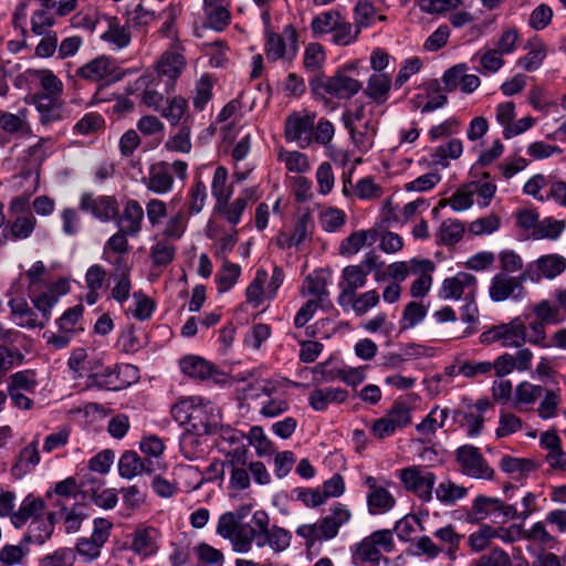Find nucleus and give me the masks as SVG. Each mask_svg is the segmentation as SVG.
Returning <instances> with one entry per match:
<instances>
[{"label": "nucleus", "instance_id": "bf43d9fd", "mask_svg": "<svg viewBox=\"0 0 566 566\" xmlns=\"http://www.w3.org/2000/svg\"><path fill=\"white\" fill-rule=\"evenodd\" d=\"M359 32V28L353 31V25L340 19L332 30V42L336 45H348L357 39Z\"/></svg>", "mask_w": 566, "mask_h": 566}, {"label": "nucleus", "instance_id": "4d7b16f0", "mask_svg": "<svg viewBox=\"0 0 566 566\" xmlns=\"http://www.w3.org/2000/svg\"><path fill=\"white\" fill-rule=\"evenodd\" d=\"M427 315V307L418 302H409L402 312V317L400 321L401 331H406L408 328L415 327L418 325Z\"/></svg>", "mask_w": 566, "mask_h": 566}, {"label": "nucleus", "instance_id": "e2e57ef3", "mask_svg": "<svg viewBox=\"0 0 566 566\" xmlns=\"http://www.w3.org/2000/svg\"><path fill=\"white\" fill-rule=\"evenodd\" d=\"M386 417L397 429L411 423L410 408L402 400H395Z\"/></svg>", "mask_w": 566, "mask_h": 566}, {"label": "nucleus", "instance_id": "0eeeda50", "mask_svg": "<svg viewBox=\"0 0 566 566\" xmlns=\"http://www.w3.org/2000/svg\"><path fill=\"white\" fill-rule=\"evenodd\" d=\"M266 59L271 62L277 60L293 61L298 52V35L292 24L283 28L282 33L266 32L264 45Z\"/></svg>", "mask_w": 566, "mask_h": 566}, {"label": "nucleus", "instance_id": "864d4df0", "mask_svg": "<svg viewBox=\"0 0 566 566\" xmlns=\"http://www.w3.org/2000/svg\"><path fill=\"white\" fill-rule=\"evenodd\" d=\"M189 122V117H186L178 132L166 142L165 147L168 150L186 154L191 150Z\"/></svg>", "mask_w": 566, "mask_h": 566}, {"label": "nucleus", "instance_id": "c9c22d12", "mask_svg": "<svg viewBox=\"0 0 566 566\" xmlns=\"http://www.w3.org/2000/svg\"><path fill=\"white\" fill-rule=\"evenodd\" d=\"M150 464L149 462V464L146 465L135 451H126L118 461V472L124 479H133L143 472L151 473L153 469L149 467Z\"/></svg>", "mask_w": 566, "mask_h": 566}, {"label": "nucleus", "instance_id": "aec40b11", "mask_svg": "<svg viewBox=\"0 0 566 566\" xmlns=\"http://www.w3.org/2000/svg\"><path fill=\"white\" fill-rule=\"evenodd\" d=\"M365 485L368 488L366 500L370 514L387 513L396 505V499L392 494L386 488L378 485L374 476H366Z\"/></svg>", "mask_w": 566, "mask_h": 566}, {"label": "nucleus", "instance_id": "7c9ffc66", "mask_svg": "<svg viewBox=\"0 0 566 566\" xmlns=\"http://www.w3.org/2000/svg\"><path fill=\"white\" fill-rule=\"evenodd\" d=\"M452 420L461 428H467L469 437L480 436L484 427V417L481 413H475L471 403L467 408L455 409L452 413Z\"/></svg>", "mask_w": 566, "mask_h": 566}, {"label": "nucleus", "instance_id": "dca6fc26", "mask_svg": "<svg viewBox=\"0 0 566 566\" xmlns=\"http://www.w3.org/2000/svg\"><path fill=\"white\" fill-rule=\"evenodd\" d=\"M510 358L505 356H497L494 361H478V360H467L459 366V374L465 378H480L486 377L490 378L495 376L497 378H503L507 376V370Z\"/></svg>", "mask_w": 566, "mask_h": 566}, {"label": "nucleus", "instance_id": "4c0bfd02", "mask_svg": "<svg viewBox=\"0 0 566 566\" xmlns=\"http://www.w3.org/2000/svg\"><path fill=\"white\" fill-rule=\"evenodd\" d=\"M36 226V219L32 214V212H28L27 214L17 216L7 226V229L10 232L11 240H24L32 235Z\"/></svg>", "mask_w": 566, "mask_h": 566}, {"label": "nucleus", "instance_id": "2f4dec72", "mask_svg": "<svg viewBox=\"0 0 566 566\" xmlns=\"http://www.w3.org/2000/svg\"><path fill=\"white\" fill-rule=\"evenodd\" d=\"M391 87V77L387 73H375L368 78L364 94L377 105L386 103Z\"/></svg>", "mask_w": 566, "mask_h": 566}, {"label": "nucleus", "instance_id": "f257e3e1", "mask_svg": "<svg viewBox=\"0 0 566 566\" xmlns=\"http://www.w3.org/2000/svg\"><path fill=\"white\" fill-rule=\"evenodd\" d=\"M352 518L349 509L343 503H334L329 513L313 524H303L296 528V535L306 541L307 546L316 542H326L338 535L339 528Z\"/></svg>", "mask_w": 566, "mask_h": 566}, {"label": "nucleus", "instance_id": "4468645a", "mask_svg": "<svg viewBox=\"0 0 566 566\" xmlns=\"http://www.w3.org/2000/svg\"><path fill=\"white\" fill-rule=\"evenodd\" d=\"M315 114L292 113L285 120L284 135L287 142H297L302 148L313 142Z\"/></svg>", "mask_w": 566, "mask_h": 566}, {"label": "nucleus", "instance_id": "412c9836", "mask_svg": "<svg viewBox=\"0 0 566 566\" xmlns=\"http://www.w3.org/2000/svg\"><path fill=\"white\" fill-rule=\"evenodd\" d=\"M146 188L157 195H165L172 189L174 177L170 164L158 161L149 167L148 176L142 178Z\"/></svg>", "mask_w": 566, "mask_h": 566}, {"label": "nucleus", "instance_id": "6ab92c4d", "mask_svg": "<svg viewBox=\"0 0 566 566\" xmlns=\"http://www.w3.org/2000/svg\"><path fill=\"white\" fill-rule=\"evenodd\" d=\"M566 269V259L559 254H546L528 263L524 270L528 281H539L542 276L555 279Z\"/></svg>", "mask_w": 566, "mask_h": 566}, {"label": "nucleus", "instance_id": "a211bd4d", "mask_svg": "<svg viewBox=\"0 0 566 566\" xmlns=\"http://www.w3.org/2000/svg\"><path fill=\"white\" fill-rule=\"evenodd\" d=\"M367 276L368 274L358 264L347 265L342 270L340 280L338 282L340 292L337 296V303L344 311L348 310L350 296H353L358 289L366 285Z\"/></svg>", "mask_w": 566, "mask_h": 566}, {"label": "nucleus", "instance_id": "9b49d317", "mask_svg": "<svg viewBox=\"0 0 566 566\" xmlns=\"http://www.w3.org/2000/svg\"><path fill=\"white\" fill-rule=\"evenodd\" d=\"M455 459L463 474L473 479L492 480L494 470L488 464L480 449L464 444L455 451Z\"/></svg>", "mask_w": 566, "mask_h": 566}, {"label": "nucleus", "instance_id": "79ce46f5", "mask_svg": "<svg viewBox=\"0 0 566 566\" xmlns=\"http://www.w3.org/2000/svg\"><path fill=\"white\" fill-rule=\"evenodd\" d=\"M29 296L33 306L41 313L42 319L48 324L51 319V311L59 301V295L50 289L45 292L33 290L32 293L29 292Z\"/></svg>", "mask_w": 566, "mask_h": 566}, {"label": "nucleus", "instance_id": "052dcab7", "mask_svg": "<svg viewBox=\"0 0 566 566\" xmlns=\"http://www.w3.org/2000/svg\"><path fill=\"white\" fill-rule=\"evenodd\" d=\"M248 447L251 444L255 448L258 455L262 457L265 454H270L273 449V443L265 436L263 429L259 426H254L250 429L249 434L247 436Z\"/></svg>", "mask_w": 566, "mask_h": 566}, {"label": "nucleus", "instance_id": "b1692460", "mask_svg": "<svg viewBox=\"0 0 566 566\" xmlns=\"http://www.w3.org/2000/svg\"><path fill=\"white\" fill-rule=\"evenodd\" d=\"M314 231V220L310 211L302 213L294 226L293 233L286 237V242H282V237L285 232H281L277 237L276 243L281 249H289L291 247L300 248L306 239H311Z\"/></svg>", "mask_w": 566, "mask_h": 566}, {"label": "nucleus", "instance_id": "72a5a7b5", "mask_svg": "<svg viewBox=\"0 0 566 566\" xmlns=\"http://www.w3.org/2000/svg\"><path fill=\"white\" fill-rule=\"evenodd\" d=\"M158 531L155 527L137 528L133 533L132 549L143 556H150L157 551Z\"/></svg>", "mask_w": 566, "mask_h": 566}, {"label": "nucleus", "instance_id": "680f3d73", "mask_svg": "<svg viewBox=\"0 0 566 566\" xmlns=\"http://www.w3.org/2000/svg\"><path fill=\"white\" fill-rule=\"evenodd\" d=\"M470 566H512V560L504 549L495 547L482 554Z\"/></svg>", "mask_w": 566, "mask_h": 566}, {"label": "nucleus", "instance_id": "1a4fd4ad", "mask_svg": "<svg viewBox=\"0 0 566 566\" xmlns=\"http://www.w3.org/2000/svg\"><path fill=\"white\" fill-rule=\"evenodd\" d=\"M399 478L403 488L417 495L422 502L432 500V491L437 476L427 467L412 465L399 471Z\"/></svg>", "mask_w": 566, "mask_h": 566}, {"label": "nucleus", "instance_id": "39448f33", "mask_svg": "<svg viewBox=\"0 0 566 566\" xmlns=\"http://www.w3.org/2000/svg\"><path fill=\"white\" fill-rule=\"evenodd\" d=\"M488 517L493 523L503 524L517 517V509L513 504H505L499 497L478 495L467 513V522L481 523Z\"/></svg>", "mask_w": 566, "mask_h": 566}, {"label": "nucleus", "instance_id": "6e6d98bb", "mask_svg": "<svg viewBox=\"0 0 566 566\" xmlns=\"http://www.w3.org/2000/svg\"><path fill=\"white\" fill-rule=\"evenodd\" d=\"M543 399L537 408L538 417L547 420L557 416V408L560 402L559 389H546L543 392Z\"/></svg>", "mask_w": 566, "mask_h": 566}, {"label": "nucleus", "instance_id": "4be33fe9", "mask_svg": "<svg viewBox=\"0 0 566 566\" xmlns=\"http://www.w3.org/2000/svg\"><path fill=\"white\" fill-rule=\"evenodd\" d=\"M128 382L119 378V368L101 366L99 368H91V373L87 376V387H96L105 390H120L125 388Z\"/></svg>", "mask_w": 566, "mask_h": 566}, {"label": "nucleus", "instance_id": "20e7f679", "mask_svg": "<svg viewBox=\"0 0 566 566\" xmlns=\"http://www.w3.org/2000/svg\"><path fill=\"white\" fill-rule=\"evenodd\" d=\"M394 548L390 530H379L356 543L352 549V563L355 566H379L381 549L389 553Z\"/></svg>", "mask_w": 566, "mask_h": 566}, {"label": "nucleus", "instance_id": "cd10ccee", "mask_svg": "<svg viewBox=\"0 0 566 566\" xmlns=\"http://www.w3.org/2000/svg\"><path fill=\"white\" fill-rule=\"evenodd\" d=\"M411 271L413 273L421 272L422 274L411 284L410 294L412 297H423L430 290L432 277L427 274L428 272H432L434 270V264L430 260H417L412 259Z\"/></svg>", "mask_w": 566, "mask_h": 566}, {"label": "nucleus", "instance_id": "2eb2a0df", "mask_svg": "<svg viewBox=\"0 0 566 566\" xmlns=\"http://www.w3.org/2000/svg\"><path fill=\"white\" fill-rule=\"evenodd\" d=\"M523 271L517 276H509L504 273H497L492 277L489 294L492 301L502 302L512 297L518 300L524 293L523 283L528 281Z\"/></svg>", "mask_w": 566, "mask_h": 566}, {"label": "nucleus", "instance_id": "5701e85b", "mask_svg": "<svg viewBox=\"0 0 566 566\" xmlns=\"http://www.w3.org/2000/svg\"><path fill=\"white\" fill-rule=\"evenodd\" d=\"M144 209L137 200L129 199L120 216L115 219L118 229L129 237H136L142 230Z\"/></svg>", "mask_w": 566, "mask_h": 566}, {"label": "nucleus", "instance_id": "a19ab883", "mask_svg": "<svg viewBox=\"0 0 566 566\" xmlns=\"http://www.w3.org/2000/svg\"><path fill=\"white\" fill-rule=\"evenodd\" d=\"M526 343V326L517 317L507 324H504L503 347L520 348Z\"/></svg>", "mask_w": 566, "mask_h": 566}, {"label": "nucleus", "instance_id": "a18cd8bd", "mask_svg": "<svg viewBox=\"0 0 566 566\" xmlns=\"http://www.w3.org/2000/svg\"><path fill=\"white\" fill-rule=\"evenodd\" d=\"M102 39L116 45L117 49L126 48L130 43L129 23L127 25L119 24L116 18L109 21L108 30L102 35Z\"/></svg>", "mask_w": 566, "mask_h": 566}, {"label": "nucleus", "instance_id": "c85d7f7f", "mask_svg": "<svg viewBox=\"0 0 566 566\" xmlns=\"http://www.w3.org/2000/svg\"><path fill=\"white\" fill-rule=\"evenodd\" d=\"M544 391L545 388L539 385L526 380L522 381L514 389L512 406L517 411L526 410L528 406L534 405L542 398Z\"/></svg>", "mask_w": 566, "mask_h": 566}, {"label": "nucleus", "instance_id": "49530a36", "mask_svg": "<svg viewBox=\"0 0 566 566\" xmlns=\"http://www.w3.org/2000/svg\"><path fill=\"white\" fill-rule=\"evenodd\" d=\"M468 489L447 480L436 488V497L444 505H453L458 500L463 499Z\"/></svg>", "mask_w": 566, "mask_h": 566}, {"label": "nucleus", "instance_id": "423d86ee", "mask_svg": "<svg viewBox=\"0 0 566 566\" xmlns=\"http://www.w3.org/2000/svg\"><path fill=\"white\" fill-rule=\"evenodd\" d=\"M253 542L258 547L270 546L274 553H281L289 548L292 541L290 531L273 525L270 527V517L265 511H255L252 515Z\"/></svg>", "mask_w": 566, "mask_h": 566}, {"label": "nucleus", "instance_id": "58836bf2", "mask_svg": "<svg viewBox=\"0 0 566 566\" xmlns=\"http://www.w3.org/2000/svg\"><path fill=\"white\" fill-rule=\"evenodd\" d=\"M53 533V522L44 521L43 516L35 517L31 521L28 534L22 538V543L44 544Z\"/></svg>", "mask_w": 566, "mask_h": 566}, {"label": "nucleus", "instance_id": "ea45409f", "mask_svg": "<svg viewBox=\"0 0 566 566\" xmlns=\"http://www.w3.org/2000/svg\"><path fill=\"white\" fill-rule=\"evenodd\" d=\"M433 536L438 538L440 542L447 544V548L443 549V552H446L450 560H455L458 557L460 543L464 535L457 533L454 527L451 524H449L447 526L436 530Z\"/></svg>", "mask_w": 566, "mask_h": 566}, {"label": "nucleus", "instance_id": "9d476101", "mask_svg": "<svg viewBox=\"0 0 566 566\" xmlns=\"http://www.w3.org/2000/svg\"><path fill=\"white\" fill-rule=\"evenodd\" d=\"M76 74L90 82H103L109 85L120 81L125 72L116 65L115 60L102 55L81 66Z\"/></svg>", "mask_w": 566, "mask_h": 566}, {"label": "nucleus", "instance_id": "e433bc0d", "mask_svg": "<svg viewBox=\"0 0 566 566\" xmlns=\"http://www.w3.org/2000/svg\"><path fill=\"white\" fill-rule=\"evenodd\" d=\"M25 109L19 114L0 112V128L9 134L31 135L32 130L25 119Z\"/></svg>", "mask_w": 566, "mask_h": 566}, {"label": "nucleus", "instance_id": "0e129e2a", "mask_svg": "<svg viewBox=\"0 0 566 566\" xmlns=\"http://www.w3.org/2000/svg\"><path fill=\"white\" fill-rule=\"evenodd\" d=\"M76 560L75 551L62 547L41 559V566H73Z\"/></svg>", "mask_w": 566, "mask_h": 566}, {"label": "nucleus", "instance_id": "f03ea898", "mask_svg": "<svg viewBox=\"0 0 566 566\" xmlns=\"http://www.w3.org/2000/svg\"><path fill=\"white\" fill-rule=\"evenodd\" d=\"M308 84L312 94L317 98H325L328 95L338 99H349L363 88L359 81L348 76L342 70L333 76L318 73L310 78Z\"/></svg>", "mask_w": 566, "mask_h": 566}, {"label": "nucleus", "instance_id": "f3484780", "mask_svg": "<svg viewBox=\"0 0 566 566\" xmlns=\"http://www.w3.org/2000/svg\"><path fill=\"white\" fill-rule=\"evenodd\" d=\"M80 209L103 222L115 220L118 216V202L113 196L95 197L91 192H84L80 199Z\"/></svg>", "mask_w": 566, "mask_h": 566}, {"label": "nucleus", "instance_id": "69168bd1", "mask_svg": "<svg viewBox=\"0 0 566 566\" xmlns=\"http://www.w3.org/2000/svg\"><path fill=\"white\" fill-rule=\"evenodd\" d=\"M205 12L210 28L214 31H223L230 23V11L223 4L210 7Z\"/></svg>", "mask_w": 566, "mask_h": 566}, {"label": "nucleus", "instance_id": "ddd939ff", "mask_svg": "<svg viewBox=\"0 0 566 566\" xmlns=\"http://www.w3.org/2000/svg\"><path fill=\"white\" fill-rule=\"evenodd\" d=\"M476 277L467 272H458L454 276L446 277L439 291L442 300H465L476 296Z\"/></svg>", "mask_w": 566, "mask_h": 566}, {"label": "nucleus", "instance_id": "de8ad7c7", "mask_svg": "<svg viewBox=\"0 0 566 566\" xmlns=\"http://www.w3.org/2000/svg\"><path fill=\"white\" fill-rule=\"evenodd\" d=\"M464 233V224L458 219H447L439 228V241L444 245H454Z\"/></svg>", "mask_w": 566, "mask_h": 566}, {"label": "nucleus", "instance_id": "a878e982", "mask_svg": "<svg viewBox=\"0 0 566 566\" xmlns=\"http://www.w3.org/2000/svg\"><path fill=\"white\" fill-rule=\"evenodd\" d=\"M32 103L40 114V123L42 125L48 126L62 120L63 107L55 96H51L50 94H34L32 96Z\"/></svg>", "mask_w": 566, "mask_h": 566}, {"label": "nucleus", "instance_id": "09e8293b", "mask_svg": "<svg viewBox=\"0 0 566 566\" xmlns=\"http://www.w3.org/2000/svg\"><path fill=\"white\" fill-rule=\"evenodd\" d=\"M241 273L239 264L224 260L221 270L216 275V283L220 293L228 292L238 281Z\"/></svg>", "mask_w": 566, "mask_h": 566}, {"label": "nucleus", "instance_id": "7ed1b4c3", "mask_svg": "<svg viewBox=\"0 0 566 566\" xmlns=\"http://www.w3.org/2000/svg\"><path fill=\"white\" fill-rule=\"evenodd\" d=\"M198 400V403H195L192 409L189 428H187V432L180 439V447L188 458H190L186 451L188 444L197 443V437L214 434L221 422L219 411L210 401L203 402L202 399Z\"/></svg>", "mask_w": 566, "mask_h": 566}, {"label": "nucleus", "instance_id": "338daca9", "mask_svg": "<svg viewBox=\"0 0 566 566\" xmlns=\"http://www.w3.org/2000/svg\"><path fill=\"white\" fill-rule=\"evenodd\" d=\"M340 20V14L335 11H326L316 15L311 23V29L315 34L332 32L336 23Z\"/></svg>", "mask_w": 566, "mask_h": 566}, {"label": "nucleus", "instance_id": "f704fd0d", "mask_svg": "<svg viewBox=\"0 0 566 566\" xmlns=\"http://www.w3.org/2000/svg\"><path fill=\"white\" fill-rule=\"evenodd\" d=\"M228 170L223 166H218L214 170L211 193L216 199L214 209H221L232 195V186H227Z\"/></svg>", "mask_w": 566, "mask_h": 566}, {"label": "nucleus", "instance_id": "603ef678", "mask_svg": "<svg viewBox=\"0 0 566 566\" xmlns=\"http://www.w3.org/2000/svg\"><path fill=\"white\" fill-rule=\"evenodd\" d=\"M497 536V530L488 524H482L475 532L468 537V545L474 553L484 551L492 538Z\"/></svg>", "mask_w": 566, "mask_h": 566}, {"label": "nucleus", "instance_id": "bb28decb", "mask_svg": "<svg viewBox=\"0 0 566 566\" xmlns=\"http://www.w3.org/2000/svg\"><path fill=\"white\" fill-rule=\"evenodd\" d=\"M347 397L348 392L343 388H317L310 394L308 403L316 411H325L331 403H342Z\"/></svg>", "mask_w": 566, "mask_h": 566}, {"label": "nucleus", "instance_id": "774afa93", "mask_svg": "<svg viewBox=\"0 0 566 566\" xmlns=\"http://www.w3.org/2000/svg\"><path fill=\"white\" fill-rule=\"evenodd\" d=\"M55 20L46 10H36L31 17V31L35 35H49L54 33L50 29Z\"/></svg>", "mask_w": 566, "mask_h": 566}, {"label": "nucleus", "instance_id": "c756f323", "mask_svg": "<svg viewBox=\"0 0 566 566\" xmlns=\"http://www.w3.org/2000/svg\"><path fill=\"white\" fill-rule=\"evenodd\" d=\"M40 462L38 450V440H33L25 446L19 453L17 462L11 468V473L15 479H21L31 472Z\"/></svg>", "mask_w": 566, "mask_h": 566}, {"label": "nucleus", "instance_id": "6e6552de", "mask_svg": "<svg viewBox=\"0 0 566 566\" xmlns=\"http://www.w3.org/2000/svg\"><path fill=\"white\" fill-rule=\"evenodd\" d=\"M216 532L224 539H229L237 553H248L252 548L253 526L240 525L232 512L222 513L217 523Z\"/></svg>", "mask_w": 566, "mask_h": 566}, {"label": "nucleus", "instance_id": "5fc2aeb1", "mask_svg": "<svg viewBox=\"0 0 566 566\" xmlns=\"http://www.w3.org/2000/svg\"><path fill=\"white\" fill-rule=\"evenodd\" d=\"M176 255V247L166 240L158 241L150 248V259L153 266L166 268Z\"/></svg>", "mask_w": 566, "mask_h": 566}, {"label": "nucleus", "instance_id": "8fccbe9b", "mask_svg": "<svg viewBox=\"0 0 566 566\" xmlns=\"http://www.w3.org/2000/svg\"><path fill=\"white\" fill-rule=\"evenodd\" d=\"M268 279V272L264 269H258L255 277L247 287V301L254 304L255 307L261 305L264 301V297H266V290H264V284L266 283Z\"/></svg>", "mask_w": 566, "mask_h": 566}, {"label": "nucleus", "instance_id": "37998d69", "mask_svg": "<svg viewBox=\"0 0 566 566\" xmlns=\"http://www.w3.org/2000/svg\"><path fill=\"white\" fill-rule=\"evenodd\" d=\"M463 151L462 142L458 138L449 140L447 144L438 146L432 154V161L442 167H448V159H458Z\"/></svg>", "mask_w": 566, "mask_h": 566}, {"label": "nucleus", "instance_id": "3c124183", "mask_svg": "<svg viewBox=\"0 0 566 566\" xmlns=\"http://www.w3.org/2000/svg\"><path fill=\"white\" fill-rule=\"evenodd\" d=\"M379 294L376 290H370L365 293H354L348 302V310L352 308L356 315L363 316L370 308L375 307L379 303Z\"/></svg>", "mask_w": 566, "mask_h": 566}, {"label": "nucleus", "instance_id": "f8f14e48", "mask_svg": "<svg viewBox=\"0 0 566 566\" xmlns=\"http://www.w3.org/2000/svg\"><path fill=\"white\" fill-rule=\"evenodd\" d=\"M179 366L181 371L200 381H211L213 384H226L228 375L222 371L218 366L203 357L197 355H188L180 359Z\"/></svg>", "mask_w": 566, "mask_h": 566}, {"label": "nucleus", "instance_id": "473e14b6", "mask_svg": "<svg viewBox=\"0 0 566 566\" xmlns=\"http://www.w3.org/2000/svg\"><path fill=\"white\" fill-rule=\"evenodd\" d=\"M45 503L41 497L28 495L21 503L19 510L11 514V523L14 527H22L29 518L40 517Z\"/></svg>", "mask_w": 566, "mask_h": 566}, {"label": "nucleus", "instance_id": "c03bdc74", "mask_svg": "<svg viewBox=\"0 0 566 566\" xmlns=\"http://www.w3.org/2000/svg\"><path fill=\"white\" fill-rule=\"evenodd\" d=\"M187 109V99L182 96H174L172 98L166 99L164 107L159 109V113L171 125H177L184 118Z\"/></svg>", "mask_w": 566, "mask_h": 566}, {"label": "nucleus", "instance_id": "393cba45", "mask_svg": "<svg viewBox=\"0 0 566 566\" xmlns=\"http://www.w3.org/2000/svg\"><path fill=\"white\" fill-rule=\"evenodd\" d=\"M185 57L182 54L177 52H166L161 55L157 63L158 76H166V91L174 90L175 81L180 76L185 67Z\"/></svg>", "mask_w": 566, "mask_h": 566}, {"label": "nucleus", "instance_id": "13d9d810", "mask_svg": "<svg viewBox=\"0 0 566 566\" xmlns=\"http://www.w3.org/2000/svg\"><path fill=\"white\" fill-rule=\"evenodd\" d=\"M248 453L249 448L245 443L233 447L227 452L224 461L221 462V474L223 475L228 469L249 465Z\"/></svg>", "mask_w": 566, "mask_h": 566}]
</instances>
